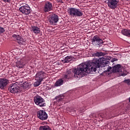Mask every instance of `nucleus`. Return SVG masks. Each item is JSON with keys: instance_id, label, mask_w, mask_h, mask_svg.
Masks as SVG:
<instances>
[{"instance_id": "1", "label": "nucleus", "mask_w": 130, "mask_h": 130, "mask_svg": "<svg viewBox=\"0 0 130 130\" xmlns=\"http://www.w3.org/2000/svg\"><path fill=\"white\" fill-rule=\"evenodd\" d=\"M110 62L101 59H94L92 61H89L85 63H82L79 65L77 68L74 71L75 78H82L84 76H87V74H90L91 72H96L97 69L109 64Z\"/></svg>"}, {"instance_id": "2", "label": "nucleus", "mask_w": 130, "mask_h": 130, "mask_svg": "<svg viewBox=\"0 0 130 130\" xmlns=\"http://www.w3.org/2000/svg\"><path fill=\"white\" fill-rule=\"evenodd\" d=\"M68 13L71 17H82L83 16V12L80 9L71 8L68 10Z\"/></svg>"}, {"instance_id": "3", "label": "nucleus", "mask_w": 130, "mask_h": 130, "mask_svg": "<svg viewBox=\"0 0 130 130\" xmlns=\"http://www.w3.org/2000/svg\"><path fill=\"white\" fill-rule=\"evenodd\" d=\"M34 100L35 104L38 106H39V107H44L45 106H46L45 100L39 95H36L35 96Z\"/></svg>"}, {"instance_id": "4", "label": "nucleus", "mask_w": 130, "mask_h": 130, "mask_svg": "<svg viewBox=\"0 0 130 130\" xmlns=\"http://www.w3.org/2000/svg\"><path fill=\"white\" fill-rule=\"evenodd\" d=\"M8 90L10 93H13V94L20 93L21 91L20 85L18 84V83H12L10 85Z\"/></svg>"}, {"instance_id": "5", "label": "nucleus", "mask_w": 130, "mask_h": 130, "mask_svg": "<svg viewBox=\"0 0 130 130\" xmlns=\"http://www.w3.org/2000/svg\"><path fill=\"white\" fill-rule=\"evenodd\" d=\"M92 44L95 46H102L103 40L100 39L98 36H95L92 38Z\"/></svg>"}, {"instance_id": "6", "label": "nucleus", "mask_w": 130, "mask_h": 130, "mask_svg": "<svg viewBox=\"0 0 130 130\" xmlns=\"http://www.w3.org/2000/svg\"><path fill=\"white\" fill-rule=\"evenodd\" d=\"M19 11L24 15H29L31 13V9L29 5L25 4L19 8Z\"/></svg>"}, {"instance_id": "7", "label": "nucleus", "mask_w": 130, "mask_h": 130, "mask_svg": "<svg viewBox=\"0 0 130 130\" xmlns=\"http://www.w3.org/2000/svg\"><path fill=\"white\" fill-rule=\"evenodd\" d=\"M112 71V73H120L121 72V65L118 64L115 65L113 68L108 66L107 72Z\"/></svg>"}, {"instance_id": "8", "label": "nucleus", "mask_w": 130, "mask_h": 130, "mask_svg": "<svg viewBox=\"0 0 130 130\" xmlns=\"http://www.w3.org/2000/svg\"><path fill=\"white\" fill-rule=\"evenodd\" d=\"M37 116L41 120H46L48 117L47 113L43 110H40L38 112Z\"/></svg>"}, {"instance_id": "9", "label": "nucleus", "mask_w": 130, "mask_h": 130, "mask_svg": "<svg viewBox=\"0 0 130 130\" xmlns=\"http://www.w3.org/2000/svg\"><path fill=\"white\" fill-rule=\"evenodd\" d=\"M119 3V0H108V6L112 10L115 9L117 7V4Z\"/></svg>"}, {"instance_id": "10", "label": "nucleus", "mask_w": 130, "mask_h": 130, "mask_svg": "<svg viewBox=\"0 0 130 130\" xmlns=\"http://www.w3.org/2000/svg\"><path fill=\"white\" fill-rule=\"evenodd\" d=\"M9 84V80L7 78H0V89L5 90Z\"/></svg>"}, {"instance_id": "11", "label": "nucleus", "mask_w": 130, "mask_h": 130, "mask_svg": "<svg viewBox=\"0 0 130 130\" xmlns=\"http://www.w3.org/2000/svg\"><path fill=\"white\" fill-rule=\"evenodd\" d=\"M49 22L51 25H53V24L57 23V22H58V16L56 15V14L50 15Z\"/></svg>"}, {"instance_id": "12", "label": "nucleus", "mask_w": 130, "mask_h": 130, "mask_svg": "<svg viewBox=\"0 0 130 130\" xmlns=\"http://www.w3.org/2000/svg\"><path fill=\"white\" fill-rule=\"evenodd\" d=\"M12 37L14 38L16 42H18V44L22 45V44H25V41L24 39L22 38L19 35H13Z\"/></svg>"}, {"instance_id": "13", "label": "nucleus", "mask_w": 130, "mask_h": 130, "mask_svg": "<svg viewBox=\"0 0 130 130\" xmlns=\"http://www.w3.org/2000/svg\"><path fill=\"white\" fill-rule=\"evenodd\" d=\"M44 76H45V73L44 72L41 71L37 72L36 75V80H40L41 81H43L44 79Z\"/></svg>"}, {"instance_id": "14", "label": "nucleus", "mask_w": 130, "mask_h": 130, "mask_svg": "<svg viewBox=\"0 0 130 130\" xmlns=\"http://www.w3.org/2000/svg\"><path fill=\"white\" fill-rule=\"evenodd\" d=\"M52 10V4L49 2H47L45 3L44 7V12L45 13L49 12Z\"/></svg>"}, {"instance_id": "15", "label": "nucleus", "mask_w": 130, "mask_h": 130, "mask_svg": "<svg viewBox=\"0 0 130 130\" xmlns=\"http://www.w3.org/2000/svg\"><path fill=\"white\" fill-rule=\"evenodd\" d=\"M73 74H75L74 72H72V70L67 71L66 74L64 76V79H70V78H72V77L74 76Z\"/></svg>"}, {"instance_id": "16", "label": "nucleus", "mask_w": 130, "mask_h": 130, "mask_svg": "<svg viewBox=\"0 0 130 130\" xmlns=\"http://www.w3.org/2000/svg\"><path fill=\"white\" fill-rule=\"evenodd\" d=\"M25 66V63H24V59H21L19 61L16 62V67L19 69H22L24 68Z\"/></svg>"}, {"instance_id": "17", "label": "nucleus", "mask_w": 130, "mask_h": 130, "mask_svg": "<svg viewBox=\"0 0 130 130\" xmlns=\"http://www.w3.org/2000/svg\"><path fill=\"white\" fill-rule=\"evenodd\" d=\"M63 84V80L62 79H58L57 81H56L54 86V87H60Z\"/></svg>"}, {"instance_id": "18", "label": "nucleus", "mask_w": 130, "mask_h": 130, "mask_svg": "<svg viewBox=\"0 0 130 130\" xmlns=\"http://www.w3.org/2000/svg\"><path fill=\"white\" fill-rule=\"evenodd\" d=\"M121 33L122 34H123V35H124L125 36L130 37V30H127L126 29H123L121 31Z\"/></svg>"}, {"instance_id": "19", "label": "nucleus", "mask_w": 130, "mask_h": 130, "mask_svg": "<svg viewBox=\"0 0 130 130\" xmlns=\"http://www.w3.org/2000/svg\"><path fill=\"white\" fill-rule=\"evenodd\" d=\"M31 31L35 33V34H38L40 33V28L38 27L34 26L32 27Z\"/></svg>"}, {"instance_id": "20", "label": "nucleus", "mask_w": 130, "mask_h": 130, "mask_svg": "<svg viewBox=\"0 0 130 130\" xmlns=\"http://www.w3.org/2000/svg\"><path fill=\"white\" fill-rule=\"evenodd\" d=\"M71 60H73V57L71 56H68L66 57H65V59L62 60V62H64V63H66L67 62H70Z\"/></svg>"}, {"instance_id": "21", "label": "nucleus", "mask_w": 130, "mask_h": 130, "mask_svg": "<svg viewBox=\"0 0 130 130\" xmlns=\"http://www.w3.org/2000/svg\"><path fill=\"white\" fill-rule=\"evenodd\" d=\"M40 130H51V128L47 125L41 126L40 127Z\"/></svg>"}, {"instance_id": "22", "label": "nucleus", "mask_w": 130, "mask_h": 130, "mask_svg": "<svg viewBox=\"0 0 130 130\" xmlns=\"http://www.w3.org/2000/svg\"><path fill=\"white\" fill-rule=\"evenodd\" d=\"M30 86L31 84H30V83H29V82H25L23 84V87L24 89H27V88H30Z\"/></svg>"}, {"instance_id": "23", "label": "nucleus", "mask_w": 130, "mask_h": 130, "mask_svg": "<svg viewBox=\"0 0 130 130\" xmlns=\"http://www.w3.org/2000/svg\"><path fill=\"white\" fill-rule=\"evenodd\" d=\"M98 116L102 117V118H106L107 116V114L106 113H100L98 114Z\"/></svg>"}, {"instance_id": "24", "label": "nucleus", "mask_w": 130, "mask_h": 130, "mask_svg": "<svg viewBox=\"0 0 130 130\" xmlns=\"http://www.w3.org/2000/svg\"><path fill=\"white\" fill-rule=\"evenodd\" d=\"M42 81L40 80H37V81L34 83L35 87H38V86H39V85H40Z\"/></svg>"}, {"instance_id": "25", "label": "nucleus", "mask_w": 130, "mask_h": 130, "mask_svg": "<svg viewBox=\"0 0 130 130\" xmlns=\"http://www.w3.org/2000/svg\"><path fill=\"white\" fill-rule=\"evenodd\" d=\"M125 84L128 85V86H130V79H126L123 81Z\"/></svg>"}, {"instance_id": "26", "label": "nucleus", "mask_w": 130, "mask_h": 130, "mask_svg": "<svg viewBox=\"0 0 130 130\" xmlns=\"http://www.w3.org/2000/svg\"><path fill=\"white\" fill-rule=\"evenodd\" d=\"M55 99H58V102H59V101H61L62 99H63V98H62L61 95H58V96H56Z\"/></svg>"}, {"instance_id": "27", "label": "nucleus", "mask_w": 130, "mask_h": 130, "mask_svg": "<svg viewBox=\"0 0 130 130\" xmlns=\"http://www.w3.org/2000/svg\"><path fill=\"white\" fill-rule=\"evenodd\" d=\"M5 31V28L4 27H2V26H0V34H3Z\"/></svg>"}, {"instance_id": "28", "label": "nucleus", "mask_w": 130, "mask_h": 130, "mask_svg": "<svg viewBox=\"0 0 130 130\" xmlns=\"http://www.w3.org/2000/svg\"><path fill=\"white\" fill-rule=\"evenodd\" d=\"M101 55H102V53L99 52H97L94 54V56H101Z\"/></svg>"}, {"instance_id": "29", "label": "nucleus", "mask_w": 130, "mask_h": 130, "mask_svg": "<svg viewBox=\"0 0 130 130\" xmlns=\"http://www.w3.org/2000/svg\"><path fill=\"white\" fill-rule=\"evenodd\" d=\"M128 74V73H127V72L125 71L124 72L121 74V76H126V75H127Z\"/></svg>"}, {"instance_id": "30", "label": "nucleus", "mask_w": 130, "mask_h": 130, "mask_svg": "<svg viewBox=\"0 0 130 130\" xmlns=\"http://www.w3.org/2000/svg\"><path fill=\"white\" fill-rule=\"evenodd\" d=\"M117 60H118V59H117V58H113L111 60V61H112V62H113L114 61H117Z\"/></svg>"}, {"instance_id": "31", "label": "nucleus", "mask_w": 130, "mask_h": 130, "mask_svg": "<svg viewBox=\"0 0 130 130\" xmlns=\"http://www.w3.org/2000/svg\"><path fill=\"white\" fill-rule=\"evenodd\" d=\"M4 2H5V3H10L11 2V0H3Z\"/></svg>"}, {"instance_id": "32", "label": "nucleus", "mask_w": 130, "mask_h": 130, "mask_svg": "<svg viewBox=\"0 0 130 130\" xmlns=\"http://www.w3.org/2000/svg\"><path fill=\"white\" fill-rule=\"evenodd\" d=\"M72 111H75V110H72Z\"/></svg>"}]
</instances>
